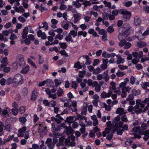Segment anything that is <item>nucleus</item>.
<instances>
[{
  "label": "nucleus",
  "mask_w": 149,
  "mask_h": 149,
  "mask_svg": "<svg viewBox=\"0 0 149 149\" xmlns=\"http://www.w3.org/2000/svg\"><path fill=\"white\" fill-rule=\"evenodd\" d=\"M64 106L65 107H68L69 110H71L72 112H76L77 111L76 108L77 107V103L76 101H73L72 102V105L69 104V102H67L64 103Z\"/></svg>",
  "instance_id": "nucleus-1"
},
{
  "label": "nucleus",
  "mask_w": 149,
  "mask_h": 149,
  "mask_svg": "<svg viewBox=\"0 0 149 149\" xmlns=\"http://www.w3.org/2000/svg\"><path fill=\"white\" fill-rule=\"evenodd\" d=\"M52 132L54 133L53 134L55 136H60L61 134L58 133L59 131H60L61 129V126L59 125L55 126V123H52Z\"/></svg>",
  "instance_id": "nucleus-2"
},
{
  "label": "nucleus",
  "mask_w": 149,
  "mask_h": 149,
  "mask_svg": "<svg viewBox=\"0 0 149 149\" xmlns=\"http://www.w3.org/2000/svg\"><path fill=\"white\" fill-rule=\"evenodd\" d=\"M13 79L14 83L15 84H22V77L20 74H16L15 76Z\"/></svg>",
  "instance_id": "nucleus-3"
},
{
  "label": "nucleus",
  "mask_w": 149,
  "mask_h": 149,
  "mask_svg": "<svg viewBox=\"0 0 149 149\" xmlns=\"http://www.w3.org/2000/svg\"><path fill=\"white\" fill-rule=\"evenodd\" d=\"M120 118L119 116L115 117L113 120L114 125L118 128L121 127L123 123L122 122L120 121Z\"/></svg>",
  "instance_id": "nucleus-4"
},
{
  "label": "nucleus",
  "mask_w": 149,
  "mask_h": 149,
  "mask_svg": "<svg viewBox=\"0 0 149 149\" xmlns=\"http://www.w3.org/2000/svg\"><path fill=\"white\" fill-rule=\"evenodd\" d=\"M121 13L123 15V17L125 19H129L131 16V13L125 10H122Z\"/></svg>",
  "instance_id": "nucleus-5"
},
{
  "label": "nucleus",
  "mask_w": 149,
  "mask_h": 149,
  "mask_svg": "<svg viewBox=\"0 0 149 149\" xmlns=\"http://www.w3.org/2000/svg\"><path fill=\"white\" fill-rule=\"evenodd\" d=\"M45 143L47 145L49 149H53L54 148L55 144L52 142V138H48Z\"/></svg>",
  "instance_id": "nucleus-6"
},
{
  "label": "nucleus",
  "mask_w": 149,
  "mask_h": 149,
  "mask_svg": "<svg viewBox=\"0 0 149 149\" xmlns=\"http://www.w3.org/2000/svg\"><path fill=\"white\" fill-rule=\"evenodd\" d=\"M118 31L121 36L128 35L130 33V29H119Z\"/></svg>",
  "instance_id": "nucleus-7"
},
{
  "label": "nucleus",
  "mask_w": 149,
  "mask_h": 149,
  "mask_svg": "<svg viewBox=\"0 0 149 149\" xmlns=\"http://www.w3.org/2000/svg\"><path fill=\"white\" fill-rule=\"evenodd\" d=\"M131 89V88L129 87H125V88H123L121 89L122 93L121 94V96L122 97H126L127 94V92L129 93Z\"/></svg>",
  "instance_id": "nucleus-8"
},
{
  "label": "nucleus",
  "mask_w": 149,
  "mask_h": 149,
  "mask_svg": "<svg viewBox=\"0 0 149 149\" xmlns=\"http://www.w3.org/2000/svg\"><path fill=\"white\" fill-rule=\"evenodd\" d=\"M148 99H145L143 101L141 100V99H138L136 100V103L138 104L139 106H140L141 109L143 108L145 105L147 104Z\"/></svg>",
  "instance_id": "nucleus-9"
},
{
  "label": "nucleus",
  "mask_w": 149,
  "mask_h": 149,
  "mask_svg": "<svg viewBox=\"0 0 149 149\" xmlns=\"http://www.w3.org/2000/svg\"><path fill=\"white\" fill-rule=\"evenodd\" d=\"M140 85L141 87L143 89L146 90V93H148L149 92V89L148 88H149V81L144 82H142Z\"/></svg>",
  "instance_id": "nucleus-10"
},
{
  "label": "nucleus",
  "mask_w": 149,
  "mask_h": 149,
  "mask_svg": "<svg viewBox=\"0 0 149 149\" xmlns=\"http://www.w3.org/2000/svg\"><path fill=\"white\" fill-rule=\"evenodd\" d=\"M133 56L136 58L139 59L143 56V52L142 51H140L138 52H134L132 53Z\"/></svg>",
  "instance_id": "nucleus-11"
},
{
  "label": "nucleus",
  "mask_w": 149,
  "mask_h": 149,
  "mask_svg": "<svg viewBox=\"0 0 149 149\" xmlns=\"http://www.w3.org/2000/svg\"><path fill=\"white\" fill-rule=\"evenodd\" d=\"M112 94V91L111 90H109L107 93L105 91H103L101 94L100 96L102 98L109 97Z\"/></svg>",
  "instance_id": "nucleus-12"
},
{
  "label": "nucleus",
  "mask_w": 149,
  "mask_h": 149,
  "mask_svg": "<svg viewBox=\"0 0 149 149\" xmlns=\"http://www.w3.org/2000/svg\"><path fill=\"white\" fill-rule=\"evenodd\" d=\"M24 56L21 54H18L17 56V59L19 61L22 63H20L19 65L20 66L24 65L25 64V62L23 60Z\"/></svg>",
  "instance_id": "nucleus-13"
},
{
  "label": "nucleus",
  "mask_w": 149,
  "mask_h": 149,
  "mask_svg": "<svg viewBox=\"0 0 149 149\" xmlns=\"http://www.w3.org/2000/svg\"><path fill=\"white\" fill-rule=\"evenodd\" d=\"M81 15L79 13L74 14L73 15V17L74 18V23L77 22L80 19Z\"/></svg>",
  "instance_id": "nucleus-14"
},
{
  "label": "nucleus",
  "mask_w": 149,
  "mask_h": 149,
  "mask_svg": "<svg viewBox=\"0 0 149 149\" xmlns=\"http://www.w3.org/2000/svg\"><path fill=\"white\" fill-rule=\"evenodd\" d=\"M117 58L116 60V63L118 64H119L120 63H123L125 61V60L124 58H121L119 55H117L116 56Z\"/></svg>",
  "instance_id": "nucleus-15"
},
{
  "label": "nucleus",
  "mask_w": 149,
  "mask_h": 149,
  "mask_svg": "<svg viewBox=\"0 0 149 149\" xmlns=\"http://www.w3.org/2000/svg\"><path fill=\"white\" fill-rule=\"evenodd\" d=\"M124 109L123 108L119 107L117 109L116 113V114H118L119 115L121 116L123 114H125L126 113Z\"/></svg>",
  "instance_id": "nucleus-16"
},
{
  "label": "nucleus",
  "mask_w": 149,
  "mask_h": 149,
  "mask_svg": "<svg viewBox=\"0 0 149 149\" xmlns=\"http://www.w3.org/2000/svg\"><path fill=\"white\" fill-rule=\"evenodd\" d=\"M63 132H65L66 134L69 135L70 134H72L73 133V130L71 127H68L66 129H65L63 131Z\"/></svg>",
  "instance_id": "nucleus-17"
},
{
  "label": "nucleus",
  "mask_w": 149,
  "mask_h": 149,
  "mask_svg": "<svg viewBox=\"0 0 149 149\" xmlns=\"http://www.w3.org/2000/svg\"><path fill=\"white\" fill-rule=\"evenodd\" d=\"M13 8L16 12L18 13H23L24 12V10L22 6H20L19 8L14 7Z\"/></svg>",
  "instance_id": "nucleus-18"
},
{
  "label": "nucleus",
  "mask_w": 149,
  "mask_h": 149,
  "mask_svg": "<svg viewBox=\"0 0 149 149\" xmlns=\"http://www.w3.org/2000/svg\"><path fill=\"white\" fill-rule=\"evenodd\" d=\"M29 32L28 29H24L22 37L23 39H25L26 38L27 36V34Z\"/></svg>",
  "instance_id": "nucleus-19"
},
{
  "label": "nucleus",
  "mask_w": 149,
  "mask_h": 149,
  "mask_svg": "<svg viewBox=\"0 0 149 149\" xmlns=\"http://www.w3.org/2000/svg\"><path fill=\"white\" fill-rule=\"evenodd\" d=\"M37 97V92L35 90L33 91L31 97V100L33 101H35Z\"/></svg>",
  "instance_id": "nucleus-20"
},
{
  "label": "nucleus",
  "mask_w": 149,
  "mask_h": 149,
  "mask_svg": "<svg viewBox=\"0 0 149 149\" xmlns=\"http://www.w3.org/2000/svg\"><path fill=\"white\" fill-rule=\"evenodd\" d=\"M29 68V66L26 65L21 70V72L22 74H26L28 72Z\"/></svg>",
  "instance_id": "nucleus-21"
},
{
  "label": "nucleus",
  "mask_w": 149,
  "mask_h": 149,
  "mask_svg": "<svg viewBox=\"0 0 149 149\" xmlns=\"http://www.w3.org/2000/svg\"><path fill=\"white\" fill-rule=\"evenodd\" d=\"M80 0H77L76 1H73L72 2V5H75L77 8H79L81 7V4L79 3Z\"/></svg>",
  "instance_id": "nucleus-22"
},
{
  "label": "nucleus",
  "mask_w": 149,
  "mask_h": 149,
  "mask_svg": "<svg viewBox=\"0 0 149 149\" xmlns=\"http://www.w3.org/2000/svg\"><path fill=\"white\" fill-rule=\"evenodd\" d=\"M141 22V20L139 18L138 16L134 17V24L136 26L139 25Z\"/></svg>",
  "instance_id": "nucleus-23"
},
{
  "label": "nucleus",
  "mask_w": 149,
  "mask_h": 149,
  "mask_svg": "<svg viewBox=\"0 0 149 149\" xmlns=\"http://www.w3.org/2000/svg\"><path fill=\"white\" fill-rule=\"evenodd\" d=\"M88 32L89 34H92L95 37L99 36L97 34V33L93 29H90Z\"/></svg>",
  "instance_id": "nucleus-24"
},
{
  "label": "nucleus",
  "mask_w": 149,
  "mask_h": 149,
  "mask_svg": "<svg viewBox=\"0 0 149 149\" xmlns=\"http://www.w3.org/2000/svg\"><path fill=\"white\" fill-rule=\"evenodd\" d=\"M10 111V109L8 107H6L2 111V114L6 116L7 115Z\"/></svg>",
  "instance_id": "nucleus-25"
},
{
  "label": "nucleus",
  "mask_w": 149,
  "mask_h": 149,
  "mask_svg": "<svg viewBox=\"0 0 149 149\" xmlns=\"http://www.w3.org/2000/svg\"><path fill=\"white\" fill-rule=\"evenodd\" d=\"M39 28H48V26L47 23L46 22H42L40 25V24H38Z\"/></svg>",
  "instance_id": "nucleus-26"
},
{
  "label": "nucleus",
  "mask_w": 149,
  "mask_h": 149,
  "mask_svg": "<svg viewBox=\"0 0 149 149\" xmlns=\"http://www.w3.org/2000/svg\"><path fill=\"white\" fill-rule=\"evenodd\" d=\"M116 84L113 81H112L110 83V86L109 87V89L111 90H116Z\"/></svg>",
  "instance_id": "nucleus-27"
},
{
  "label": "nucleus",
  "mask_w": 149,
  "mask_h": 149,
  "mask_svg": "<svg viewBox=\"0 0 149 149\" xmlns=\"http://www.w3.org/2000/svg\"><path fill=\"white\" fill-rule=\"evenodd\" d=\"M51 22L52 24L51 27L52 28H55L56 27V25L58 23V21L55 19H53L51 20Z\"/></svg>",
  "instance_id": "nucleus-28"
},
{
  "label": "nucleus",
  "mask_w": 149,
  "mask_h": 149,
  "mask_svg": "<svg viewBox=\"0 0 149 149\" xmlns=\"http://www.w3.org/2000/svg\"><path fill=\"white\" fill-rule=\"evenodd\" d=\"M145 132L143 139L145 141H146L149 137V130L146 131Z\"/></svg>",
  "instance_id": "nucleus-29"
},
{
  "label": "nucleus",
  "mask_w": 149,
  "mask_h": 149,
  "mask_svg": "<svg viewBox=\"0 0 149 149\" xmlns=\"http://www.w3.org/2000/svg\"><path fill=\"white\" fill-rule=\"evenodd\" d=\"M22 94L23 95L25 96L27 95L28 93V89L26 87H24L22 90Z\"/></svg>",
  "instance_id": "nucleus-30"
},
{
  "label": "nucleus",
  "mask_w": 149,
  "mask_h": 149,
  "mask_svg": "<svg viewBox=\"0 0 149 149\" xmlns=\"http://www.w3.org/2000/svg\"><path fill=\"white\" fill-rule=\"evenodd\" d=\"M14 79L11 77L8 78L7 79L6 82V84L7 85H9L12 84L13 83H14Z\"/></svg>",
  "instance_id": "nucleus-31"
},
{
  "label": "nucleus",
  "mask_w": 149,
  "mask_h": 149,
  "mask_svg": "<svg viewBox=\"0 0 149 149\" xmlns=\"http://www.w3.org/2000/svg\"><path fill=\"white\" fill-rule=\"evenodd\" d=\"M110 132V129L109 128H106L105 130L102 132L103 136L105 137L107 134H108Z\"/></svg>",
  "instance_id": "nucleus-32"
},
{
  "label": "nucleus",
  "mask_w": 149,
  "mask_h": 149,
  "mask_svg": "<svg viewBox=\"0 0 149 149\" xmlns=\"http://www.w3.org/2000/svg\"><path fill=\"white\" fill-rule=\"evenodd\" d=\"M65 40L67 42L71 41L72 42H73V40L72 39V37L69 33L68 36L65 37Z\"/></svg>",
  "instance_id": "nucleus-33"
},
{
  "label": "nucleus",
  "mask_w": 149,
  "mask_h": 149,
  "mask_svg": "<svg viewBox=\"0 0 149 149\" xmlns=\"http://www.w3.org/2000/svg\"><path fill=\"white\" fill-rule=\"evenodd\" d=\"M146 45V43L142 41H140L137 43V46L140 47H145Z\"/></svg>",
  "instance_id": "nucleus-34"
},
{
  "label": "nucleus",
  "mask_w": 149,
  "mask_h": 149,
  "mask_svg": "<svg viewBox=\"0 0 149 149\" xmlns=\"http://www.w3.org/2000/svg\"><path fill=\"white\" fill-rule=\"evenodd\" d=\"M96 29V31H99V33L100 35H105L107 33V31L104 29H102L100 30V29Z\"/></svg>",
  "instance_id": "nucleus-35"
},
{
  "label": "nucleus",
  "mask_w": 149,
  "mask_h": 149,
  "mask_svg": "<svg viewBox=\"0 0 149 149\" xmlns=\"http://www.w3.org/2000/svg\"><path fill=\"white\" fill-rule=\"evenodd\" d=\"M63 82V81L61 79H56L54 80L56 86L60 85Z\"/></svg>",
  "instance_id": "nucleus-36"
},
{
  "label": "nucleus",
  "mask_w": 149,
  "mask_h": 149,
  "mask_svg": "<svg viewBox=\"0 0 149 149\" xmlns=\"http://www.w3.org/2000/svg\"><path fill=\"white\" fill-rule=\"evenodd\" d=\"M46 84L48 86H50L54 84L52 81L51 79H47L45 81Z\"/></svg>",
  "instance_id": "nucleus-37"
},
{
  "label": "nucleus",
  "mask_w": 149,
  "mask_h": 149,
  "mask_svg": "<svg viewBox=\"0 0 149 149\" xmlns=\"http://www.w3.org/2000/svg\"><path fill=\"white\" fill-rule=\"evenodd\" d=\"M72 118L68 117L66 118V120L65 121V123L67 124H68L69 126H70L71 124L72 123Z\"/></svg>",
  "instance_id": "nucleus-38"
},
{
  "label": "nucleus",
  "mask_w": 149,
  "mask_h": 149,
  "mask_svg": "<svg viewBox=\"0 0 149 149\" xmlns=\"http://www.w3.org/2000/svg\"><path fill=\"white\" fill-rule=\"evenodd\" d=\"M78 36H79L82 35L84 37L86 36L87 33L85 31H79L78 32Z\"/></svg>",
  "instance_id": "nucleus-39"
},
{
  "label": "nucleus",
  "mask_w": 149,
  "mask_h": 149,
  "mask_svg": "<svg viewBox=\"0 0 149 149\" xmlns=\"http://www.w3.org/2000/svg\"><path fill=\"white\" fill-rule=\"evenodd\" d=\"M102 56L104 58H109L110 57V54L105 51H104L102 52Z\"/></svg>",
  "instance_id": "nucleus-40"
},
{
  "label": "nucleus",
  "mask_w": 149,
  "mask_h": 149,
  "mask_svg": "<svg viewBox=\"0 0 149 149\" xmlns=\"http://www.w3.org/2000/svg\"><path fill=\"white\" fill-rule=\"evenodd\" d=\"M132 4V2L131 1L125 2L123 3V5L127 7L130 6Z\"/></svg>",
  "instance_id": "nucleus-41"
},
{
  "label": "nucleus",
  "mask_w": 149,
  "mask_h": 149,
  "mask_svg": "<svg viewBox=\"0 0 149 149\" xmlns=\"http://www.w3.org/2000/svg\"><path fill=\"white\" fill-rule=\"evenodd\" d=\"M132 94L134 96H137L140 94V91L133 89L132 91Z\"/></svg>",
  "instance_id": "nucleus-42"
},
{
  "label": "nucleus",
  "mask_w": 149,
  "mask_h": 149,
  "mask_svg": "<svg viewBox=\"0 0 149 149\" xmlns=\"http://www.w3.org/2000/svg\"><path fill=\"white\" fill-rule=\"evenodd\" d=\"M103 107L105 108L107 111H109L111 109V107L110 105H107L105 103H103Z\"/></svg>",
  "instance_id": "nucleus-43"
},
{
  "label": "nucleus",
  "mask_w": 149,
  "mask_h": 149,
  "mask_svg": "<svg viewBox=\"0 0 149 149\" xmlns=\"http://www.w3.org/2000/svg\"><path fill=\"white\" fill-rule=\"evenodd\" d=\"M69 33L71 36H72L73 38H74L77 36V31L72 30Z\"/></svg>",
  "instance_id": "nucleus-44"
},
{
  "label": "nucleus",
  "mask_w": 149,
  "mask_h": 149,
  "mask_svg": "<svg viewBox=\"0 0 149 149\" xmlns=\"http://www.w3.org/2000/svg\"><path fill=\"white\" fill-rule=\"evenodd\" d=\"M64 2L63 1L61 3V5L60 6L59 9L61 10H65L67 8L66 6L63 3Z\"/></svg>",
  "instance_id": "nucleus-45"
},
{
  "label": "nucleus",
  "mask_w": 149,
  "mask_h": 149,
  "mask_svg": "<svg viewBox=\"0 0 149 149\" xmlns=\"http://www.w3.org/2000/svg\"><path fill=\"white\" fill-rule=\"evenodd\" d=\"M101 71V70L99 67L93 70V73L94 74H97L100 73Z\"/></svg>",
  "instance_id": "nucleus-46"
},
{
  "label": "nucleus",
  "mask_w": 149,
  "mask_h": 149,
  "mask_svg": "<svg viewBox=\"0 0 149 149\" xmlns=\"http://www.w3.org/2000/svg\"><path fill=\"white\" fill-rule=\"evenodd\" d=\"M60 46L63 49H65L67 47V45L66 43L65 42L61 43L60 42L59 43Z\"/></svg>",
  "instance_id": "nucleus-47"
},
{
  "label": "nucleus",
  "mask_w": 149,
  "mask_h": 149,
  "mask_svg": "<svg viewBox=\"0 0 149 149\" xmlns=\"http://www.w3.org/2000/svg\"><path fill=\"white\" fill-rule=\"evenodd\" d=\"M116 75L118 77L123 76L125 75V73L123 72H121L120 70H118L116 73Z\"/></svg>",
  "instance_id": "nucleus-48"
},
{
  "label": "nucleus",
  "mask_w": 149,
  "mask_h": 149,
  "mask_svg": "<svg viewBox=\"0 0 149 149\" xmlns=\"http://www.w3.org/2000/svg\"><path fill=\"white\" fill-rule=\"evenodd\" d=\"M42 144L40 146L39 149H47V146L44 144V142L43 141H41Z\"/></svg>",
  "instance_id": "nucleus-49"
},
{
  "label": "nucleus",
  "mask_w": 149,
  "mask_h": 149,
  "mask_svg": "<svg viewBox=\"0 0 149 149\" xmlns=\"http://www.w3.org/2000/svg\"><path fill=\"white\" fill-rule=\"evenodd\" d=\"M22 1L24 7L25 8H27L28 6L27 3L28 1V0H22Z\"/></svg>",
  "instance_id": "nucleus-50"
},
{
  "label": "nucleus",
  "mask_w": 149,
  "mask_h": 149,
  "mask_svg": "<svg viewBox=\"0 0 149 149\" xmlns=\"http://www.w3.org/2000/svg\"><path fill=\"white\" fill-rule=\"evenodd\" d=\"M60 54L62 55L64 57H67L68 56V55L64 49L61 50L60 52Z\"/></svg>",
  "instance_id": "nucleus-51"
},
{
  "label": "nucleus",
  "mask_w": 149,
  "mask_h": 149,
  "mask_svg": "<svg viewBox=\"0 0 149 149\" xmlns=\"http://www.w3.org/2000/svg\"><path fill=\"white\" fill-rule=\"evenodd\" d=\"M26 130V127H24L18 130V132L20 133H24Z\"/></svg>",
  "instance_id": "nucleus-52"
},
{
  "label": "nucleus",
  "mask_w": 149,
  "mask_h": 149,
  "mask_svg": "<svg viewBox=\"0 0 149 149\" xmlns=\"http://www.w3.org/2000/svg\"><path fill=\"white\" fill-rule=\"evenodd\" d=\"M18 112V110L17 108L13 109L12 110V114L15 116H16Z\"/></svg>",
  "instance_id": "nucleus-53"
},
{
  "label": "nucleus",
  "mask_w": 149,
  "mask_h": 149,
  "mask_svg": "<svg viewBox=\"0 0 149 149\" xmlns=\"http://www.w3.org/2000/svg\"><path fill=\"white\" fill-rule=\"evenodd\" d=\"M28 62L33 67L36 68L37 67L35 65V64L33 63L32 60L30 58H29L28 59Z\"/></svg>",
  "instance_id": "nucleus-54"
},
{
  "label": "nucleus",
  "mask_w": 149,
  "mask_h": 149,
  "mask_svg": "<svg viewBox=\"0 0 149 149\" xmlns=\"http://www.w3.org/2000/svg\"><path fill=\"white\" fill-rule=\"evenodd\" d=\"M65 137L64 136H61V137L59 138V142L63 144L65 142Z\"/></svg>",
  "instance_id": "nucleus-55"
},
{
  "label": "nucleus",
  "mask_w": 149,
  "mask_h": 149,
  "mask_svg": "<svg viewBox=\"0 0 149 149\" xmlns=\"http://www.w3.org/2000/svg\"><path fill=\"white\" fill-rule=\"evenodd\" d=\"M63 94V91L62 89L60 88L58 90L57 95L58 97L62 96Z\"/></svg>",
  "instance_id": "nucleus-56"
},
{
  "label": "nucleus",
  "mask_w": 149,
  "mask_h": 149,
  "mask_svg": "<svg viewBox=\"0 0 149 149\" xmlns=\"http://www.w3.org/2000/svg\"><path fill=\"white\" fill-rule=\"evenodd\" d=\"M131 46V44L129 42H126L125 46H124V48L125 49H128Z\"/></svg>",
  "instance_id": "nucleus-57"
},
{
  "label": "nucleus",
  "mask_w": 149,
  "mask_h": 149,
  "mask_svg": "<svg viewBox=\"0 0 149 149\" xmlns=\"http://www.w3.org/2000/svg\"><path fill=\"white\" fill-rule=\"evenodd\" d=\"M126 41L124 39L121 40L119 43V45L120 47L124 46L126 43Z\"/></svg>",
  "instance_id": "nucleus-58"
},
{
  "label": "nucleus",
  "mask_w": 149,
  "mask_h": 149,
  "mask_svg": "<svg viewBox=\"0 0 149 149\" xmlns=\"http://www.w3.org/2000/svg\"><path fill=\"white\" fill-rule=\"evenodd\" d=\"M147 125L146 123H143L141 126V130H145L147 127Z\"/></svg>",
  "instance_id": "nucleus-59"
},
{
  "label": "nucleus",
  "mask_w": 149,
  "mask_h": 149,
  "mask_svg": "<svg viewBox=\"0 0 149 149\" xmlns=\"http://www.w3.org/2000/svg\"><path fill=\"white\" fill-rule=\"evenodd\" d=\"M86 74V72L85 71H79V76L80 78H82L83 77L84 75Z\"/></svg>",
  "instance_id": "nucleus-60"
},
{
  "label": "nucleus",
  "mask_w": 149,
  "mask_h": 149,
  "mask_svg": "<svg viewBox=\"0 0 149 149\" xmlns=\"http://www.w3.org/2000/svg\"><path fill=\"white\" fill-rule=\"evenodd\" d=\"M11 125L10 124H8L6 125L5 128V130L8 132H10L11 130Z\"/></svg>",
  "instance_id": "nucleus-61"
},
{
  "label": "nucleus",
  "mask_w": 149,
  "mask_h": 149,
  "mask_svg": "<svg viewBox=\"0 0 149 149\" xmlns=\"http://www.w3.org/2000/svg\"><path fill=\"white\" fill-rule=\"evenodd\" d=\"M70 141V136H69L68 138H66L65 140V143L66 145H68V143H69Z\"/></svg>",
  "instance_id": "nucleus-62"
},
{
  "label": "nucleus",
  "mask_w": 149,
  "mask_h": 149,
  "mask_svg": "<svg viewBox=\"0 0 149 149\" xmlns=\"http://www.w3.org/2000/svg\"><path fill=\"white\" fill-rule=\"evenodd\" d=\"M118 67L121 70H124L128 68V67L127 66H124L122 65H118Z\"/></svg>",
  "instance_id": "nucleus-63"
},
{
  "label": "nucleus",
  "mask_w": 149,
  "mask_h": 149,
  "mask_svg": "<svg viewBox=\"0 0 149 149\" xmlns=\"http://www.w3.org/2000/svg\"><path fill=\"white\" fill-rule=\"evenodd\" d=\"M6 81V80L3 78H2L0 81V83L1 84L2 86H3L5 85Z\"/></svg>",
  "instance_id": "nucleus-64"
}]
</instances>
